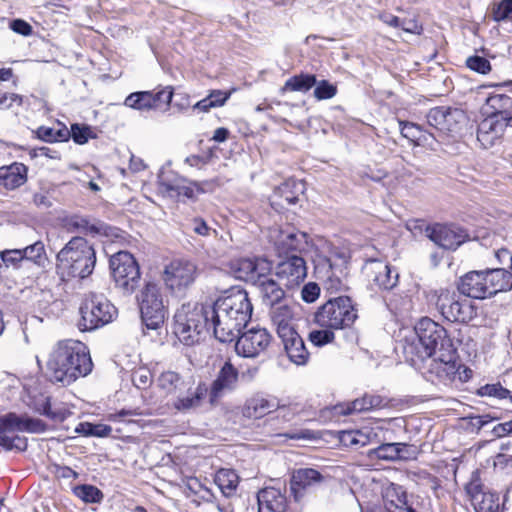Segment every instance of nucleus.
<instances>
[{
	"mask_svg": "<svg viewBox=\"0 0 512 512\" xmlns=\"http://www.w3.org/2000/svg\"><path fill=\"white\" fill-rule=\"evenodd\" d=\"M110 268L116 286L125 294H132L139 286L141 273L133 255L119 251L110 258Z\"/></svg>",
	"mask_w": 512,
	"mask_h": 512,
	"instance_id": "ddd939ff",
	"label": "nucleus"
},
{
	"mask_svg": "<svg viewBox=\"0 0 512 512\" xmlns=\"http://www.w3.org/2000/svg\"><path fill=\"white\" fill-rule=\"evenodd\" d=\"M416 340L404 347L407 357L414 363L424 361L453 348L447 330L431 318L423 317L415 325Z\"/></svg>",
	"mask_w": 512,
	"mask_h": 512,
	"instance_id": "7ed1b4c3",
	"label": "nucleus"
},
{
	"mask_svg": "<svg viewBox=\"0 0 512 512\" xmlns=\"http://www.w3.org/2000/svg\"><path fill=\"white\" fill-rule=\"evenodd\" d=\"M333 329L313 330L309 333V340L315 346H323L333 342L335 335Z\"/></svg>",
	"mask_w": 512,
	"mask_h": 512,
	"instance_id": "6e6d98bb",
	"label": "nucleus"
},
{
	"mask_svg": "<svg viewBox=\"0 0 512 512\" xmlns=\"http://www.w3.org/2000/svg\"><path fill=\"white\" fill-rule=\"evenodd\" d=\"M493 18L497 22L512 20V0H502L493 9Z\"/></svg>",
	"mask_w": 512,
	"mask_h": 512,
	"instance_id": "bf43d9fd",
	"label": "nucleus"
},
{
	"mask_svg": "<svg viewBox=\"0 0 512 512\" xmlns=\"http://www.w3.org/2000/svg\"><path fill=\"white\" fill-rule=\"evenodd\" d=\"M317 83L315 75L301 73L294 75L286 80L285 84L280 88V93L285 92H307Z\"/></svg>",
	"mask_w": 512,
	"mask_h": 512,
	"instance_id": "58836bf2",
	"label": "nucleus"
},
{
	"mask_svg": "<svg viewBox=\"0 0 512 512\" xmlns=\"http://www.w3.org/2000/svg\"><path fill=\"white\" fill-rule=\"evenodd\" d=\"M364 273L370 285L379 290L389 291L398 284L399 273L380 260H368L364 266Z\"/></svg>",
	"mask_w": 512,
	"mask_h": 512,
	"instance_id": "412c9836",
	"label": "nucleus"
},
{
	"mask_svg": "<svg viewBox=\"0 0 512 512\" xmlns=\"http://www.w3.org/2000/svg\"><path fill=\"white\" fill-rule=\"evenodd\" d=\"M252 309L247 292L239 288L206 305L215 338L223 343L234 341L250 320Z\"/></svg>",
	"mask_w": 512,
	"mask_h": 512,
	"instance_id": "f257e3e1",
	"label": "nucleus"
},
{
	"mask_svg": "<svg viewBox=\"0 0 512 512\" xmlns=\"http://www.w3.org/2000/svg\"><path fill=\"white\" fill-rule=\"evenodd\" d=\"M427 122L442 133L454 135L462 130L466 115L461 109L439 106L430 109Z\"/></svg>",
	"mask_w": 512,
	"mask_h": 512,
	"instance_id": "2eb2a0df",
	"label": "nucleus"
},
{
	"mask_svg": "<svg viewBox=\"0 0 512 512\" xmlns=\"http://www.w3.org/2000/svg\"><path fill=\"white\" fill-rule=\"evenodd\" d=\"M10 29L13 30L15 33L23 35V36H30L32 34V26L22 20V19H14L10 22L9 25Z\"/></svg>",
	"mask_w": 512,
	"mask_h": 512,
	"instance_id": "338daca9",
	"label": "nucleus"
},
{
	"mask_svg": "<svg viewBox=\"0 0 512 512\" xmlns=\"http://www.w3.org/2000/svg\"><path fill=\"white\" fill-rule=\"evenodd\" d=\"M283 335L279 336L284 345V349L289 359L295 364H305L309 353L304 345L303 339L296 330H283Z\"/></svg>",
	"mask_w": 512,
	"mask_h": 512,
	"instance_id": "cd10ccee",
	"label": "nucleus"
},
{
	"mask_svg": "<svg viewBox=\"0 0 512 512\" xmlns=\"http://www.w3.org/2000/svg\"><path fill=\"white\" fill-rule=\"evenodd\" d=\"M93 363L84 343L65 339L51 349L46 363V375L52 383L68 386L92 371Z\"/></svg>",
	"mask_w": 512,
	"mask_h": 512,
	"instance_id": "f03ea898",
	"label": "nucleus"
},
{
	"mask_svg": "<svg viewBox=\"0 0 512 512\" xmlns=\"http://www.w3.org/2000/svg\"><path fill=\"white\" fill-rule=\"evenodd\" d=\"M396 496L397 500L394 503V500H391V504L394 506L393 509L387 508L386 512H415V510L407 505V495L402 487H391L387 490L386 497Z\"/></svg>",
	"mask_w": 512,
	"mask_h": 512,
	"instance_id": "49530a36",
	"label": "nucleus"
},
{
	"mask_svg": "<svg viewBox=\"0 0 512 512\" xmlns=\"http://www.w3.org/2000/svg\"><path fill=\"white\" fill-rule=\"evenodd\" d=\"M79 328L91 331L112 322L117 316L116 307L103 295L90 292L80 306Z\"/></svg>",
	"mask_w": 512,
	"mask_h": 512,
	"instance_id": "6e6552de",
	"label": "nucleus"
},
{
	"mask_svg": "<svg viewBox=\"0 0 512 512\" xmlns=\"http://www.w3.org/2000/svg\"><path fill=\"white\" fill-rule=\"evenodd\" d=\"M268 238L279 257L303 256L312 247L309 235L290 225L271 227Z\"/></svg>",
	"mask_w": 512,
	"mask_h": 512,
	"instance_id": "1a4fd4ad",
	"label": "nucleus"
},
{
	"mask_svg": "<svg viewBox=\"0 0 512 512\" xmlns=\"http://www.w3.org/2000/svg\"><path fill=\"white\" fill-rule=\"evenodd\" d=\"M239 380V371L230 361H226L217 373L210 386V403L214 404L226 393L236 389Z\"/></svg>",
	"mask_w": 512,
	"mask_h": 512,
	"instance_id": "5701e85b",
	"label": "nucleus"
},
{
	"mask_svg": "<svg viewBox=\"0 0 512 512\" xmlns=\"http://www.w3.org/2000/svg\"><path fill=\"white\" fill-rule=\"evenodd\" d=\"M425 235L439 247L456 250L469 239L467 231L457 225L433 224L425 228Z\"/></svg>",
	"mask_w": 512,
	"mask_h": 512,
	"instance_id": "a211bd4d",
	"label": "nucleus"
},
{
	"mask_svg": "<svg viewBox=\"0 0 512 512\" xmlns=\"http://www.w3.org/2000/svg\"><path fill=\"white\" fill-rule=\"evenodd\" d=\"M46 430V424L35 418L28 416H18L10 412L0 416V446L5 450L25 451L28 447L27 439L21 436L10 437L4 432L20 431L29 433H42Z\"/></svg>",
	"mask_w": 512,
	"mask_h": 512,
	"instance_id": "423d86ee",
	"label": "nucleus"
},
{
	"mask_svg": "<svg viewBox=\"0 0 512 512\" xmlns=\"http://www.w3.org/2000/svg\"><path fill=\"white\" fill-rule=\"evenodd\" d=\"M258 288L262 301L265 305L273 307L281 302L285 296V287L277 280L265 275L255 283Z\"/></svg>",
	"mask_w": 512,
	"mask_h": 512,
	"instance_id": "c756f323",
	"label": "nucleus"
},
{
	"mask_svg": "<svg viewBox=\"0 0 512 512\" xmlns=\"http://www.w3.org/2000/svg\"><path fill=\"white\" fill-rule=\"evenodd\" d=\"M211 328L206 305L183 304L174 315V334L185 345L199 342L203 332Z\"/></svg>",
	"mask_w": 512,
	"mask_h": 512,
	"instance_id": "39448f33",
	"label": "nucleus"
},
{
	"mask_svg": "<svg viewBox=\"0 0 512 512\" xmlns=\"http://www.w3.org/2000/svg\"><path fill=\"white\" fill-rule=\"evenodd\" d=\"M37 137L45 142H62L70 138V131L62 125L60 128L55 129L46 126H40L36 131Z\"/></svg>",
	"mask_w": 512,
	"mask_h": 512,
	"instance_id": "a18cd8bd",
	"label": "nucleus"
},
{
	"mask_svg": "<svg viewBox=\"0 0 512 512\" xmlns=\"http://www.w3.org/2000/svg\"><path fill=\"white\" fill-rule=\"evenodd\" d=\"M258 512H286L287 500L279 489L267 487L257 494Z\"/></svg>",
	"mask_w": 512,
	"mask_h": 512,
	"instance_id": "c85d7f7f",
	"label": "nucleus"
},
{
	"mask_svg": "<svg viewBox=\"0 0 512 512\" xmlns=\"http://www.w3.org/2000/svg\"><path fill=\"white\" fill-rule=\"evenodd\" d=\"M325 478L323 474L313 468L294 470L290 478V490L295 500L302 498L308 489L318 486Z\"/></svg>",
	"mask_w": 512,
	"mask_h": 512,
	"instance_id": "393cba45",
	"label": "nucleus"
},
{
	"mask_svg": "<svg viewBox=\"0 0 512 512\" xmlns=\"http://www.w3.org/2000/svg\"><path fill=\"white\" fill-rule=\"evenodd\" d=\"M231 92H225L222 90H212L207 96L212 102L214 108L223 106L226 101L230 98Z\"/></svg>",
	"mask_w": 512,
	"mask_h": 512,
	"instance_id": "774afa93",
	"label": "nucleus"
},
{
	"mask_svg": "<svg viewBox=\"0 0 512 512\" xmlns=\"http://www.w3.org/2000/svg\"><path fill=\"white\" fill-rule=\"evenodd\" d=\"M137 301L143 324L152 330L160 328L167 318L168 310L159 286L147 282L137 295Z\"/></svg>",
	"mask_w": 512,
	"mask_h": 512,
	"instance_id": "9d476101",
	"label": "nucleus"
},
{
	"mask_svg": "<svg viewBox=\"0 0 512 512\" xmlns=\"http://www.w3.org/2000/svg\"><path fill=\"white\" fill-rule=\"evenodd\" d=\"M24 260L32 261L38 266L44 265L46 260L45 246L43 242L36 241L22 249Z\"/></svg>",
	"mask_w": 512,
	"mask_h": 512,
	"instance_id": "de8ad7c7",
	"label": "nucleus"
},
{
	"mask_svg": "<svg viewBox=\"0 0 512 512\" xmlns=\"http://www.w3.org/2000/svg\"><path fill=\"white\" fill-rule=\"evenodd\" d=\"M27 180V167L15 162L9 166L0 167V188L14 190Z\"/></svg>",
	"mask_w": 512,
	"mask_h": 512,
	"instance_id": "7c9ffc66",
	"label": "nucleus"
},
{
	"mask_svg": "<svg viewBox=\"0 0 512 512\" xmlns=\"http://www.w3.org/2000/svg\"><path fill=\"white\" fill-rule=\"evenodd\" d=\"M70 137L73 138L77 144H85L90 138H93V132L88 126H81L79 124H73L71 126Z\"/></svg>",
	"mask_w": 512,
	"mask_h": 512,
	"instance_id": "13d9d810",
	"label": "nucleus"
},
{
	"mask_svg": "<svg viewBox=\"0 0 512 512\" xmlns=\"http://www.w3.org/2000/svg\"><path fill=\"white\" fill-rule=\"evenodd\" d=\"M320 287L314 282L305 284L301 290V297L307 303H312L318 299Z\"/></svg>",
	"mask_w": 512,
	"mask_h": 512,
	"instance_id": "e2e57ef3",
	"label": "nucleus"
},
{
	"mask_svg": "<svg viewBox=\"0 0 512 512\" xmlns=\"http://www.w3.org/2000/svg\"><path fill=\"white\" fill-rule=\"evenodd\" d=\"M14 104L22 106L23 96L16 93L0 94V109H10Z\"/></svg>",
	"mask_w": 512,
	"mask_h": 512,
	"instance_id": "0e129e2a",
	"label": "nucleus"
},
{
	"mask_svg": "<svg viewBox=\"0 0 512 512\" xmlns=\"http://www.w3.org/2000/svg\"><path fill=\"white\" fill-rule=\"evenodd\" d=\"M460 294L473 299L490 297L484 271H470L462 276L457 284Z\"/></svg>",
	"mask_w": 512,
	"mask_h": 512,
	"instance_id": "a878e982",
	"label": "nucleus"
},
{
	"mask_svg": "<svg viewBox=\"0 0 512 512\" xmlns=\"http://www.w3.org/2000/svg\"><path fill=\"white\" fill-rule=\"evenodd\" d=\"M142 412L139 409H121L116 413L108 416V419L113 422H133L132 417L140 416Z\"/></svg>",
	"mask_w": 512,
	"mask_h": 512,
	"instance_id": "052dcab7",
	"label": "nucleus"
},
{
	"mask_svg": "<svg viewBox=\"0 0 512 512\" xmlns=\"http://www.w3.org/2000/svg\"><path fill=\"white\" fill-rule=\"evenodd\" d=\"M0 256L6 266H17L24 260L22 249L5 250Z\"/></svg>",
	"mask_w": 512,
	"mask_h": 512,
	"instance_id": "680f3d73",
	"label": "nucleus"
},
{
	"mask_svg": "<svg viewBox=\"0 0 512 512\" xmlns=\"http://www.w3.org/2000/svg\"><path fill=\"white\" fill-rule=\"evenodd\" d=\"M235 277L255 285L261 277L270 275L272 264L263 257L240 258L232 262Z\"/></svg>",
	"mask_w": 512,
	"mask_h": 512,
	"instance_id": "aec40b11",
	"label": "nucleus"
},
{
	"mask_svg": "<svg viewBox=\"0 0 512 512\" xmlns=\"http://www.w3.org/2000/svg\"><path fill=\"white\" fill-rule=\"evenodd\" d=\"M173 90L171 87H165L159 91H139L129 94L124 101V105L138 110L150 111L167 108L172 100Z\"/></svg>",
	"mask_w": 512,
	"mask_h": 512,
	"instance_id": "f3484780",
	"label": "nucleus"
},
{
	"mask_svg": "<svg viewBox=\"0 0 512 512\" xmlns=\"http://www.w3.org/2000/svg\"><path fill=\"white\" fill-rule=\"evenodd\" d=\"M507 121L503 117L487 115L477 128V140L485 149L491 148L502 139Z\"/></svg>",
	"mask_w": 512,
	"mask_h": 512,
	"instance_id": "b1692460",
	"label": "nucleus"
},
{
	"mask_svg": "<svg viewBox=\"0 0 512 512\" xmlns=\"http://www.w3.org/2000/svg\"><path fill=\"white\" fill-rule=\"evenodd\" d=\"M399 127L401 135L414 143V145H429V141L434 139L431 133L424 131L418 124L408 121H399Z\"/></svg>",
	"mask_w": 512,
	"mask_h": 512,
	"instance_id": "e433bc0d",
	"label": "nucleus"
},
{
	"mask_svg": "<svg viewBox=\"0 0 512 512\" xmlns=\"http://www.w3.org/2000/svg\"><path fill=\"white\" fill-rule=\"evenodd\" d=\"M315 86L314 97L317 100L331 99L337 93V87L326 80L317 82Z\"/></svg>",
	"mask_w": 512,
	"mask_h": 512,
	"instance_id": "4d7b16f0",
	"label": "nucleus"
},
{
	"mask_svg": "<svg viewBox=\"0 0 512 512\" xmlns=\"http://www.w3.org/2000/svg\"><path fill=\"white\" fill-rule=\"evenodd\" d=\"M478 395L494 397L497 399H510L512 401V392L499 383L486 384L478 389Z\"/></svg>",
	"mask_w": 512,
	"mask_h": 512,
	"instance_id": "603ef678",
	"label": "nucleus"
},
{
	"mask_svg": "<svg viewBox=\"0 0 512 512\" xmlns=\"http://www.w3.org/2000/svg\"><path fill=\"white\" fill-rule=\"evenodd\" d=\"M357 317L352 300L347 296H340L320 306L314 314V322L321 328L338 330L350 327Z\"/></svg>",
	"mask_w": 512,
	"mask_h": 512,
	"instance_id": "0eeeda50",
	"label": "nucleus"
},
{
	"mask_svg": "<svg viewBox=\"0 0 512 512\" xmlns=\"http://www.w3.org/2000/svg\"><path fill=\"white\" fill-rule=\"evenodd\" d=\"M36 410L56 422L64 421L71 414L63 405L52 406L49 397H46L43 402L38 405Z\"/></svg>",
	"mask_w": 512,
	"mask_h": 512,
	"instance_id": "c03bdc74",
	"label": "nucleus"
},
{
	"mask_svg": "<svg viewBox=\"0 0 512 512\" xmlns=\"http://www.w3.org/2000/svg\"><path fill=\"white\" fill-rule=\"evenodd\" d=\"M428 372L435 375L436 380L444 385H449L456 380L466 382L472 374L469 368L461 364L454 347L451 351L436 355L431 360Z\"/></svg>",
	"mask_w": 512,
	"mask_h": 512,
	"instance_id": "f8f14e48",
	"label": "nucleus"
},
{
	"mask_svg": "<svg viewBox=\"0 0 512 512\" xmlns=\"http://www.w3.org/2000/svg\"><path fill=\"white\" fill-rule=\"evenodd\" d=\"M197 277L196 265L188 260H173L164 270V281L172 291H181L192 285Z\"/></svg>",
	"mask_w": 512,
	"mask_h": 512,
	"instance_id": "6ab92c4d",
	"label": "nucleus"
},
{
	"mask_svg": "<svg viewBox=\"0 0 512 512\" xmlns=\"http://www.w3.org/2000/svg\"><path fill=\"white\" fill-rule=\"evenodd\" d=\"M387 405V401L380 395L365 394L363 397L352 401L345 414L366 412L374 409H381Z\"/></svg>",
	"mask_w": 512,
	"mask_h": 512,
	"instance_id": "4c0bfd02",
	"label": "nucleus"
},
{
	"mask_svg": "<svg viewBox=\"0 0 512 512\" xmlns=\"http://www.w3.org/2000/svg\"><path fill=\"white\" fill-rule=\"evenodd\" d=\"M407 448L408 445L405 443H385L370 450L369 457L388 461L406 459Z\"/></svg>",
	"mask_w": 512,
	"mask_h": 512,
	"instance_id": "c9c22d12",
	"label": "nucleus"
},
{
	"mask_svg": "<svg viewBox=\"0 0 512 512\" xmlns=\"http://www.w3.org/2000/svg\"><path fill=\"white\" fill-rule=\"evenodd\" d=\"M274 267V276L287 289L299 287L307 276V265L303 256L290 255Z\"/></svg>",
	"mask_w": 512,
	"mask_h": 512,
	"instance_id": "4468645a",
	"label": "nucleus"
},
{
	"mask_svg": "<svg viewBox=\"0 0 512 512\" xmlns=\"http://www.w3.org/2000/svg\"><path fill=\"white\" fill-rule=\"evenodd\" d=\"M75 431L84 436L106 437L112 432V428L105 424L80 423Z\"/></svg>",
	"mask_w": 512,
	"mask_h": 512,
	"instance_id": "09e8293b",
	"label": "nucleus"
},
{
	"mask_svg": "<svg viewBox=\"0 0 512 512\" xmlns=\"http://www.w3.org/2000/svg\"><path fill=\"white\" fill-rule=\"evenodd\" d=\"M278 408L279 403L275 399L270 400L261 395H255L246 401L243 415L248 418L258 419Z\"/></svg>",
	"mask_w": 512,
	"mask_h": 512,
	"instance_id": "72a5a7b5",
	"label": "nucleus"
},
{
	"mask_svg": "<svg viewBox=\"0 0 512 512\" xmlns=\"http://www.w3.org/2000/svg\"><path fill=\"white\" fill-rule=\"evenodd\" d=\"M65 228L69 232L83 234H99L101 228L96 224L90 223L87 218L73 215L65 219Z\"/></svg>",
	"mask_w": 512,
	"mask_h": 512,
	"instance_id": "37998d69",
	"label": "nucleus"
},
{
	"mask_svg": "<svg viewBox=\"0 0 512 512\" xmlns=\"http://www.w3.org/2000/svg\"><path fill=\"white\" fill-rule=\"evenodd\" d=\"M490 297L512 288V273L505 267L484 271Z\"/></svg>",
	"mask_w": 512,
	"mask_h": 512,
	"instance_id": "2f4dec72",
	"label": "nucleus"
},
{
	"mask_svg": "<svg viewBox=\"0 0 512 512\" xmlns=\"http://www.w3.org/2000/svg\"><path fill=\"white\" fill-rule=\"evenodd\" d=\"M215 483L224 496H231L239 483V477L234 470L220 469L215 475Z\"/></svg>",
	"mask_w": 512,
	"mask_h": 512,
	"instance_id": "a19ab883",
	"label": "nucleus"
},
{
	"mask_svg": "<svg viewBox=\"0 0 512 512\" xmlns=\"http://www.w3.org/2000/svg\"><path fill=\"white\" fill-rule=\"evenodd\" d=\"M466 66L479 74H488L492 67L490 61L485 57L473 55L466 59Z\"/></svg>",
	"mask_w": 512,
	"mask_h": 512,
	"instance_id": "5fc2aeb1",
	"label": "nucleus"
},
{
	"mask_svg": "<svg viewBox=\"0 0 512 512\" xmlns=\"http://www.w3.org/2000/svg\"><path fill=\"white\" fill-rule=\"evenodd\" d=\"M161 186L171 196H183L191 200L196 199L197 195L203 192L198 183L190 182L186 179H175L173 181L162 180Z\"/></svg>",
	"mask_w": 512,
	"mask_h": 512,
	"instance_id": "f704fd0d",
	"label": "nucleus"
},
{
	"mask_svg": "<svg viewBox=\"0 0 512 512\" xmlns=\"http://www.w3.org/2000/svg\"><path fill=\"white\" fill-rule=\"evenodd\" d=\"M271 319L276 325L278 336L283 335V330H294L291 324L292 311L287 305H274L271 310Z\"/></svg>",
	"mask_w": 512,
	"mask_h": 512,
	"instance_id": "79ce46f5",
	"label": "nucleus"
},
{
	"mask_svg": "<svg viewBox=\"0 0 512 512\" xmlns=\"http://www.w3.org/2000/svg\"><path fill=\"white\" fill-rule=\"evenodd\" d=\"M131 380L136 388L146 389L152 383V374L149 369L145 367H139L133 370L131 374Z\"/></svg>",
	"mask_w": 512,
	"mask_h": 512,
	"instance_id": "864d4df0",
	"label": "nucleus"
},
{
	"mask_svg": "<svg viewBox=\"0 0 512 512\" xmlns=\"http://www.w3.org/2000/svg\"><path fill=\"white\" fill-rule=\"evenodd\" d=\"M207 392V386L204 383H200L193 392H189L186 396L179 397L175 401L174 406L179 411H188L197 408L201 405Z\"/></svg>",
	"mask_w": 512,
	"mask_h": 512,
	"instance_id": "ea45409f",
	"label": "nucleus"
},
{
	"mask_svg": "<svg viewBox=\"0 0 512 512\" xmlns=\"http://www.w3.org/2000/svg\"><path fill=\"white\" fill-rule=\"evenodd\" d=\"M483 111L486 115L506 120L512 113V97L504 93H493L487 97Z\"/></svg>",
	"mask_w": 512,
	"mask_h": 512,
	"instance_id": "473e14b6",
	"label": "nucleus"
},
{
	"mask_svg": "<svg viewBox=\"0 0 512 512\" xmlns=\"http://www.w3.org/2000/svg\"><path fill=\"white\" fill-rule=\"evenodd\" d=\"M303 192V182L289 179L275 188L270 197L271 206L278 210L284 209L286 206L295 205Z\"/></svg>",
	"mask_w": 512,
	"mask_h": 512,
	"instance_id": "bb28decb",
	"label": "nucleus"
},
{
	"mask_svg": "<svg viewBox=\"0 0 512 512\" xmlns=\"http://www.w3.org/2000/svg\"><path fill=\"white\" fill-rule=\"evenodd\" d=\"M435 307L450 322L469 323L477 316V307L471 300L448 290H440Z\"/></svg>",
	"mask_w": 512,
	"mask_h": 512,
	"instance_id": "9b49d317",
	"label": "nucleus"
},
{
	"mask_svg": "<svg viewBox=\"0 0 512 512\" xmlns=\"http://www.w3.org/2000/svg\"><path fill=\"white\" fill-rule=\"evenodd\" d=\"M189 228L197 235L200 236H209L212 229L207 225V223L199 217L193 218L189 223ZM216 233L215 230H213Z\"/></svg>",
	"mask_w": 512,
	"mask_h": 512,
	"instance_id": "69168bd1",
	"label": "nucleus"
},
{
	"mask_svg": "<svg viewBox=\"0 0 512 512\" xmlns=\"http://www.w3.org/2000/svg\"><path fill=\"white\" fill-rule=\"evenodd\" d=\"M236 339L237 354L246 358H255L267 350L272 336L265 328L252 327L239 334Z\"/></svg>",
	"mask_w": 512,
	"mask_h": 512,
	"instance_id": "dca6fc26",
	"label": "nucleus"
},
{
	"mask_svg": "<svg viewBox=\"0 0 512 512\" xmlns=\"http://www.w3.org/2000/svg\"><path fill=\"white\" fill-rule=\"evenodd\" d=\"M57 273L62 279L86 278L96 264L93 246L83 237H73L56 256Z\"/></svg>",
	"mask_w": 512,
	"mask_h": 512,
	"instance_id": "20e7f679",
	"label": "nucleus"
},
{
	"mask_svg": "<svg viewBox=\"0 0 512 512\" xmlns=\"http://www.w3.org/2000/svg\"><path fill=\"white\" fill-rule=\"evenodd\" d=\"M181 385L182 378L174 371L163 372L158 378V386L167 393L175 392Z\"/></svg>",
	"mask_w": 512,
	"mask_h": 512,
	"instance_id": "3c124183",
	"label": "nucleus"
},
{
	"mask_svg": "<svg viewBox=\"0 0 512 512\" xmlns=\"http://www.w3.org/2000/svg\"><path fill=\"white\" fill-rule=\"evenodd\" d=\"M466 492L476 512H499V496L490 491H484L480 479L473 476L466 485Z\"/></svg>",
	"mask_w": 512,
	"mask_h": 512,
	"instance_id": "4be33fe9",
	"label": "nucleus"
},
{
	"mask_svg": "<svg viewBox=\"0 0 512 512\" xmlns=\"http://www.w3.org/2000/svg\"><path fill=\"white\" fill-rule=\"evenodd\" d=\"M75 495L86 503H100L103 493L93 485H79L74 488Z\"/></svg>",
	"mask_w": 512,
	"mask_h": 512,
	"instance_id": "8fccbe9b",
	"label": "nucleus"
}]
</instances>
